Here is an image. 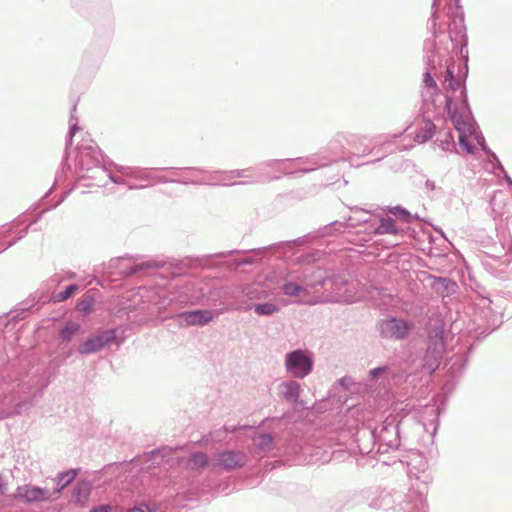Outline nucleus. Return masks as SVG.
Segmentation results:
<instances>
[{"instance_id":"1","label":"nucleus","mask_w":512,"mask_h":512,"mask_svg":"<svg viewBox=\"0 0 512 512\" xmlns=\"http://www.w3.org/2000/svg\"><path fill=\"white\" fill-rule=\"evenodd\" d=\"M286 368L293 376L303 378L312 370L310 357L302 350H296L286 355Z\"/></svg>"},{"instance_id":"2","label":"nucleus","mask_w":512,"mask_h":512,"mask_svg":"<svg viewBox=\"0 0 512 512\" xmlns=\"http://www.w3.org/2000/svg\"><path fill=\"white\" fill-rule=\"evenodd\" d=\"M450 117L458 133L476 132L475 124L467 109H453L450 111Z\"/></svg>"},{"instance_id":"3","label":"nucleus","mask_w":512,"mask_h":512,"mask_svg":"<svg viewBox=\"0 0 512 512\" xmlns=\"http://www.w3.org/2000/svg\"><path fill=\"white\" fill-rule=\"evenodd\" d=\"M217 313L209 310H196L185 312L178 316L180 324L184 325H203L211 321Z\"/></svg>"},{"instance_id":"4","label":"nucleus","mask_w":512,"mask_h":512,"mask_svg":"<svg viewBox=\"0 0 512 512\" xmlns=\"http://www.w3.org/2000/svg\"><path fill=\"white\" fill-rule=\"evenodd\" d=\"M114 338L112 332H104L101 335L89 338L79 346V352L81 354H89L99 351L105 343L111 341Z\"/></svg>"},{"instance_id":"5","label":"nucleus","mask_w":512,"mask_h":512,"mask_svg":"<svg viewBox=\"0 0 512 512\" xmlns=\"http://www.w3.org/2000/svg\"><path fill=\"white\" fill-rule=\"evenodd\" d=\"M408 331V324L402 320L390 319L382 323V332L392 338H403Z\"/></svg>"},{"instance_id":"6","label":"nucleus","mask_w":512,"mask_h":512,"mask_svg":"<svg viewBox=\"0 0 512 512\" xmlns=\"http://www.w3.org/2000/svg\"><path fill=\"white\" fill-rule=\"evenodd\" d=\"M218 465L226 469L240 467L245 462V455L238 452L226 451L218 456Z\"/></svg>"},{"instance_id":"7","label":"nucleus","mask_w":512,"mask_h":512,"mask_svg":"<svg viewBox=\"0 0 512 512\" xmlns=\"http://www.w3.org/2000/svg\"><path fill=\"white\" fill-rule=\"evenodd\" d=\"M17 495L27 501H44L49 498L47 490L28 485L19 487L17 489Z\"/></svg>"},{"instance_id":"8","label":"nucleus","mask_w":512,"mask_h":512,"mask_svg":"<svg viewBox=\"0 0 512 512\" xmlns=\"http://www.w3.org/2000/svg\"><path fill=\"white\" fill-rule=\"evenodd\" d=\"M282 291L285 295L291 297H299V301L306 304H316L318 299H308L307 298V289L296 284V283H286L282 286Z\"/></svg>"},{"instance_id":"9","label":"nucleus","mask_w":512,"mask_h":512,"mask_svg":"<svg viewBox=\"0 0 512 512\" xmlns=\"http://www.w3.org/2000/svg\"><path fill=\"white\" fill-rule=\"evenodd\" d=\"M436 127L430 120H424L419 131L415 134L414 141L423 144L431 139L435 133Z\"/></svg>"},{"instance_id":"10","label":"nucleus","mask_w":512,"mask_h":512,"mask_svg":"<svg viewBox=\"0 0 512 512\" xmlns=\"http://www.w3.org/2000/svg\"><path fill=\"white\" fill-rule=\"evenodd\" d=\"M78 475L77 469H70L66 472L60 473L55 478V483L57 484L58 488L56 489V492L59 493L62 489L70 485L73 480Z\"/></svg>"},{"instance_id":"11","label":"nucleus","mask_w":512,"mask_h":512,"mask_svg":"<svg viewBox=\"0 0 512 512\" xmlns=\"http://www.w3.org/2000/svg\"><path fill=\"white\" fill-rule=\"evenodd\" d=\"M91 487L87 482H79L73 490V499L75 502L84 504L89 498Z\"/></svg>"},{"instance_id":"12","label":"nucleus","mask_w":512,"mask_h":512,"mask_svg":"<svg viewBox=\"0 0 512 512\" xmlns=\"http://www.w3.org/2000/svg\"><path fill=\"white\" fill-rule=\"evenodd\" d=\"M80 329V325L74 322L67 323L60 331L63 340L70 341L74 334Z\"/></svg>"},{"instance_id":"13","label":"nucleus","mask_w":512,"mask_h":512,"mask_svg":"<svg viewBox=\"0 0 512 512\" xmlns=\"http://www.w3.org/2000/svg\"><path fill=\"white\" fill-rule=\"evenodd\" d=\"M284 396L289 401H296L300 394V385L297 382H289L285 385Z\"/></svg>"},{"instance_id":"14","label":"nucleus","mask_w":512,"mask_h":512,"mask_svg":"<svg viewBox=\"0 0 512 512\" xmlns=\"http://www.w3.org/2000/svg\"><path fill=\"white\" fill-rule=\"evenodd\" d=\"M475 133H459V136H458V139H459V145L460 147L462 148L463 151H465L466 153H473V150H474V145L473 143L470 141V138L474 135Z\"/></svg>"},{"instance_id":"15","label":"nucleus","mask_w":512,"mask_h":512,"mask_svg":"<svg viewBox=\"0 0 512 512\" xmlns=\"http://www.w3.org/2000/svg\"><path fill=\"white\" fill-rule=\"evenodd\" d=\"M189 464L192 469L203 468L208 464V458L203 453H195L189 459Z\"/></svg>"},{"instance_id":"16","label":"nucleus","mask_w":512,"mask_h":512,"mask_svg":"<svg viewBox=\"0 0 512 512\" xmlns=\"http://www.w3.org/2000/svg\"><path fill=\"white\" fill-rule=\"evenodd\" d=\"M278 311V307L272 303L259 304L255 306L257 315H271Z\"/></svg>"},{"instance_id":"17","label":"nucleus","mask_w":512,"mask_h":512,"mask_svg":"<svg viewBox=\"0 0 512 512\" xmlns=\"http://www.w3.org/2000/svg\"><path fill=\"white\" fill-rule=\"evenodd\" d=\"M379 230L384 233L395 234L397 232L395 222L391 218H386L381 220V224L379 226Z\"/></svg>"},{"instance_id":"18","label":"nucleus","mask_w":512,"mask_h":512,"mask_svg":"<svg viewBox=\"0 0 512 512\" xmlns=\"http://www.w3.org/2000/svg\"><path fill=\"white\" fill-rule=\"evenodd\" d=\"M78 290L77 285H70L64 291L59 292L55 297V301L62 302L70 298Z\"/></svg>"},{"instance_id":"19","label":"nucleus","mask_w":512,"mask_h":512,"mask_svg":"<svg viewBox=\"0 0 512 512\" xmlns=\"http://www.w3.org/2000/svg\"><path fill=\"white\" fill-rule=\"evenodd\" d=\"M423 82L427 87H436L437 86L432 75L428 72L424 74Z\"/></svg>"},{"instance_id":"20","label":"nucleus","mask_w":512,"mask_h":512,"mask_svg":"<svg viewBox=\"0 0 512 512\" xmlns=\"http://www.w3.org/2000/svg\"><path fill=\"white\" fill-rule=\"evenodd\" d=\"M78 309L83 312H89L90 311V304L85 301H81L78 303Z\"/></svg>"},{"instance_id":"21","label":"nucleus","mask_w":512,"mask_h":512,"mask_svg":"<svg viewBox=\"0 0 512 512\" xmlns=\"http://www.w3.org/2000/svg\"><path fill=\"white\" fill-rule=\"evenodd\" d=\"M445 83L446 82H449V83H455V77H454V74L451 70H447L446 71V74H445Z\"/></svg>"},{"instance_id":"22","label":"nucleus","mask_w":512,"mask_h":512,"mask_svg":"<svg viewBox=\"0 0 512 512\" xmlns=\"http://www.w3.org/2000/svg\"><path fill=\"white\" fill-rule=\"evenodd\" d=\"M92 512H112V507L109 505H102L92 510Z\"/></svg>"},{"instance_id":"23","label":"nucleus","mask_w":512,"mask_h":512,"mask_svg":"<svg viewBox=\"0 0 512 512\" xmlns=\"http://www.w3.org/2000/svg\"><path fill=\"white\" fill-rule=\"evenodd\" d=\"M446 83H447V87L450 88L451 90H455L458 86V83L456 80H455V83H449V82H446Z\"/></svg>"},{"instance_id":"24","label":"nucleus","mask_w":512,"mask_h":512,"mask_svg":"<svg viewBox=\"0 0 512 512\" xmlns=\"http://www.w3.org/2000/svg\"><path fill=\"white\" fill-rule=\"evenodd\" d=\"M263 440H267L268 442L271 441V438L269 436H262L261 437Z\"/></svg>"},{"instance_id":"25","label":"nucleus","mask_w":512,"mask_h":512,"mask_svg":"<svg viewBox=\"0 0 512 512\" xmlns=\"http://www.w3.org/2000/svg\"><path fill=\"white\" fill-rule=\"evenodd\" d=\"M377 371H378V370H372V371H371V374H372V375H375V374L377 373Z\"/></svg>"}]
</instances>
